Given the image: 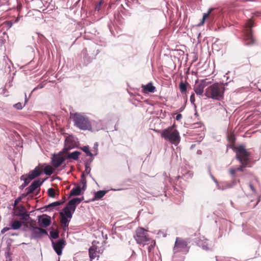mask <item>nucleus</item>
<instances>
[{"label": "nucleus", "mask_w": 261, "mask_h": 261, "mask_svg": "<svg viewBox=\"0 0 261 261\" xmlns=\"http://www.w3.org/2000/svg\"><path fill=\"white\" fill-rule=\"evenodd\" d=\"M83 199V197H76L71 199L68 202L67 205L63 209V212L60 213V215L61 217V222L63 225L64 227L68 228V223L75 211L76 206L79 204Z\"/></svg>", "instance_id": "f257e3e1"}, {"label": "nucleus", "mask_w": 261, "mask_h": 261, "mask_svg": "<svg viewBox=\"0 0 261 261\" xmlns=\"http://www.w3.org/2000/svg\"><path fill=\"white\" fill-rule=\"evenodd\" d=\"M190 101L192 103L194 104L195 102V95L194 93L192 94L190 98Z\"/></svg>", "instance_id": "a19ab883"}, {"label": "nucleus", "mask_w": 261, "mask_h": 261, "mask_svg": "<svg viewBox=\"0 0 261 261\" xmlns=\"http://www.w3.org/2000/svg\"><path fill=\"white\" fill-rule=\"evenodd\" d=\"M228 171H229V174L231 175V180L233 181V179H237L236 178V173L237 171H236L235 168H230L229 169Z\"/></svg>", "instance_id": "473e14b6"}, {"label": "nucleus", "mask_w": 261, "mask_h": 261, "mask_svg": "<svg viewBox=\"0 0 261 261\" xmlns=\"http://www.w3.org/2000/svg\"><path fill=\"white\" fill-rule=\"evenodd\" d=\"M33 2L38 5H39L40 3H41L43 5V3L41 0H33Z\"/></svg>", "instance_id": "603ef678"}, {"label": "nucleus", "mask_w": 261, "mask_h": 261, "mask_svg": "<svg viewBox=\"0 0 261 261\" xmlns=\"http://www.w3.org/2000/svg\"><path fill=\"white\" fill-rule=\"evenodd\" d=\"M66 244V242L64 239H60L56 242H52V245L55 251L58 255L62 253V250Z\"/></svg>", "instance_id": "9d476101"}, {"label": "nucleus", "mask_w": 261, "mask_h": 261, "mask_svg": "<svg viewBox=\"0 0 261 261\" xmlns=\"http://www.w3.org/2000/svg\"><path fill=\"white\" fill-rule=\"evenodd\" d=\"M65 158L61 155L54 154L52 158L51 164L55 168L60 167L65 161Z\"/></svg>", "instance_id": "dca6fc26"}, {"label": "nucleus", "mask_w": 261, "mask_h": 261, "mask_svg": "<svg viewBox=\"0 0 261 261\" xmlns=\"http://www.w3.org/2000/svg\"><path fill=\"white\" fill-rule=\"evenodd\" d=\"M205 20L202 19L201 22L198 24V26H201L203 25L204 23Z\"/></svg>", "instance_id": "5fc2aeb1"}, {"label": "nucleus", "mask_w": 261, "mask_h": 261, "mask_svg": "<svg viewBox=\"0 0 261 261\" xmlns=\"http://www.w3.org/2000/svg\"><path fill=\"white\" fill-rule=\"evenodd\" d=\"M224 91L223 85L215 83L205 89L204 95L208 98L220 101L223 99Z\"/></svg>", "instance_id": "7ed1b4c3"}, {"label": "nucleus", "mask_w": 261, "mask_h": 261, "mask_svg": "<svg viewBox=\"0 0 261 261\" xmlns=\"http://www.w3.org/2000/svg\"><path fill=\"white\" fill-rule=\"evenodd\" d=\"M81 178H82V179L85 178V175H84V172L82 174V175H81Z\"/></svg>", "instance_id": "052dcab7"}, {"label": "nucleus", "mask_w": 261, "mask_h": 261, "mask_svg": "<svg viewBox=\"0 0 261 261\" xmlns=\"http://www.w3.org/2000/svg\"><path fill=\"white\" fill-rule=\"evenodd\" d=\"M207 86L206 80H202L200 82L196 83L194 87V90L197 95H203L204 88Z\"/></svg>", "instance_id": "9b49d317"}, {"label": "nucleus", "mask_w": 261, "mask_h": 261, "mask_svg": "<svg viewBox=\"0 0 261 261\" xmlns=\"http://www.w3.org/2000/svg\"><path fill=\"white\" fill-rule=\"evenodd\" d=\"M18 20H19V18H17L15 19L14 22H16L18 21Z\"/></svg>", "instance_id": "680f3d73"}, {"label": "nucleus", "mask_w": 261, "mask_h": 261, "mask_svg": "<svg viewBox=\"0 0 261 261\" xmlns=\"http://www.w3.org/2000/svg\"><path fill=\"white\" fill-rule=\"evenodd\" d=\"M46 179L47 178L43 179L42 180L39 179L34 181L29 187L25 189V191H28V194H30L32 193L38 187L41 186Z\"/></svg>", "instance_id": "2eb2a0df"}, {"label": "nucleus", "mask_w": 261, "mask_h": 261, "mask_svg": "<svg viewBox=\"0 0 261 261\" xmlns=\"http://www.w3.org/2000/svg\"><path fill=\"white\" fill-rule=\"evenodd\" d=\"M81 154V152L79 151H75L72 152L68 153L67 159H72L74 160L77 161L79 159V156Z\"/></svg>", "instance_id": "4be33fe9"}, {"label": "nucleus", "mask_w": 261, "mask_h": 261, "mask_svg": "<svg viewBox=\"0 0 261 261\" xmlns=\"http://www.w3.org/2000/svg\"><path fill=\"white\" fill-rule=\"evenodd\" d=\"M30 194H28V191H26L25 193H22L21 196H20V197H21V199L27 197V196H28Z\"/></svg>", "instance_id": "49530a36"}, {"label": "nucleus", "mask_w": 261, "mask_h": 261, "mask_svg": "<svg viewBox=\"0 0 261 261\" xmlns=\"http://www.w3.org/2000/svg\"><path fill=\"white\" fill-rule=\"evenodd\" d=\"M65 147L67 150H69L72 148V146L68 145V142L67 140H65Z\"/></svg>", "instance_id": "37998d69"}, {"label": "nucleus", "mask_w": 261, "mask_h": 261, "mask_svg": "<svg viewBox=\"0 0 261 261\" xmlns=\"http://www.w3.org/2000/svg\"><path fill=\"white\" fill-rule=\"evenodd\" d=\"M99 254L98 252H96L93 248L90 247L89 249V254L91 260L95 259L96 257H99Z\"/></svg>", "instance_id": "a878e982"}, {"label": "nucleus", "mask_w": 261, "mask_h": 261, "mask_svg": "<svg viewBox=\"0 0 261 261\" xmlns=\"http://www.w3.org/2000/svg\"><path fill=\"white\" fill-rule=\"evenodd\" d=\"M93 159H94L93 156L92 157H90V158L89 160V163H88V164H89V165L93 161Z\"/></svg>", "instance_id": "4d7b16f0"}, {"label": "nucleus", "mask_w": 261, "mask_h": 261, "mask_svg": "<svg viewBox=\"0 0 261 261\" xmlns=\"http://www.w3.org/2000/svg\"><path fill=\"white\" fill-rule=\"evenodd\" d=\"M81 193V188L80 186L73 188L70 192V196H78L80 195Z\"/></svg>", "instance_id": "b1692460"}, {"label": "nucleus", "mask_w": 261, "mask_h": 261, "mask_svg": "<svg viewBox=\"0 0 261 261\" xmlns=\"http://www.w3.org/2000/svg\"><path fill=\"white\" fill-rule=\"evenodd\" d=\"M64 202H65V200L55 201V202H52V203L48 204L46 206V208L49 209L50 211H51V210H53L54 207L61 205V204H63Z\"/></svg>", "instance_id": "412c9836"}, {"label": "nucleus", "mask_w": 261, "mask_h": 261, "mask_svg": "<svg viewBox=\"0 0 261 261\" xmlns=\"http://www.w3.org/2000/svg\"><path fill=\"white\" fill-rule=\"evenodd\" d=\"M27 101V96H26V94H25V102H24V104L23 106H22L21 103L18 102V103L14 105L13 107L17 110H21L23 108V107L25 106Z\"/></svg>", "instance_id": "2f4dec72"}, {"label": "nucleus", "mask_w": 261, "mask_h": 261, "mask_svg": "<svg viewBox=\"0 0 261 261\" xmlns=\"http://www.w3.org/2000/svg\"><path fill=\"white\" fill-rule=\"evenodd\" d=\"M43 88V85H39L38 86H37L36 87L34 88V89L32 91V92L35 91L37 90L38 89H42Z\"/></svg>", "instance_id": "a18cd8bd"}, {"label": "nucleus", "mask_w": 261, "mask_h": 261, "mask_svg": "<svg viewBox=\"0 0 261 261\" xmlns=\"http://www.w3.org/2000/svg\"><path fill=\"white\" fill-rule=\"evenodd\" d=\"M259 199L258 200L257 202L256 203V204H255V205L254 206V207H255L257 204L259 202Z\"/></svg>", "instance_id": "e2e57ef3"}, {"label": "nucleus", "mask_w": 261, "mask_h": 261, "mask_svg": "<svg viewBox=\"0 0 261 261\" xmlns=\"http://www.w3.org/2000/svg\"><path fill=\"white\" fill-rule=\"evenodd\" d=\"M39 225L40 226L46 227L48 226L51 223L50 217L46 215H43L42 218L39 220Z\"/></svg>", "instance_id": "f3484780"}, {"label": "nucleus", "mask_w": 261, "mask_h": 261, "mask_svg": "<svg viewBox=\"0 0 261 261\" xmlns=\"http://www.w3.org/2000/svg\"><path fill=\"white\" fill-rule=\"evenodd\" d=\"M155 245V242L154 240H152L151 239H150L149 244L148 245H147L148 246L147 249H148V255H149V257H150V256H151V250L154 248Z\"/></svg>", "instance_id": "bb28decb"}, {"label": "nucleus", "mask_w": 261, "mask_h": 261, "mask_svg": "<svg viewBox=\"0 0 261 261\" xmlns=\"http://www.w3.org/2000/svg\"><path fill=\"white\" fill-rule=\"evenodd\" d=\"M22 225V222L21 221L14 220L10 224L9 227H4L1 230V233H4L10 229L17 230L21 227Z\"/></svg>", "instance_id": "4468645a"}, {"label": "nucleus", "mask_w": 261, "mask_h": 261, "mask_svg": "<svg viewBox=\"0 0 261 261\" xmlns=\"http://www.w3.org/2000/svg\"><path fill=\"white\" fill-rule=\"evenodd\" d=\"M98 144L97 142H95L94 144L93 149L94 151V155H97L98 154Z\"/></svg>", "instance_id": "58836bf2"}, {"label": "nucleus", "mask_w": 261, "mask_h": 261, "mask_svg": "<svg viewBox=\"0 0 261 261\" xmlns=\"http://www.w3.org/2000/svg\"><path fill=\"white\" fill-rule=\"evenodd\" d=\"M48 195L50 197L55 198L56 196V193L55 190L52 188H49L47 190Z\"/></svg>", "instance_id": "f704fd0d"}, {"label": "nucleus", "mask_w": 261, "mask_h": 261, "mask_svg": "<svg viewBox=\"0 0 261 261\" xmlns=\"http://www.w3.org/2000/svg\"><path fill=\"white\" fill-rule=\"evenodd\" d=\"M249 187H250V189L251 190V191L252 192H253L254 193H255L256 192L255 189L254 188V187L251 184H249Z\"/></svg>", "instance_id": "de8ad7c7"}, {"label": "nucleus", "mask_w": 261, "mask_h": 261, "mask_svg": "<svg viewBox=\"0 0 261 261\" xmlns=\"http://www.w3.org/2000/svg\"><path fill=\"white\" fill-rule=\"evenodd\" d=\"M81 184L83 185L82 190L85 191L87 187V181L86 178L81 179Z\"/></svg>", "instance_id": "4c0bfd02"}, {"label": "nucleus", "mask_w": 261, "mask_h": 261, "mask_svg": "<svg viewBox=\"0 0 261 261\" xmlns=\"http://www.w3.org/2000/svg\"><path fill=\"white\" fill-rule=\"evenodd\" d=\"M48 235L47 232L43 229L38 227H33L31 229V238L37 239L43 237V236Z\"/></svg>", "instance_id": "1a4fd4ad"}, {"label": "nucleus", "mask_w": 261, "mask_h": 261, "mask_svg": "<svg viewBox=\"0 0 261 261\" xmlns=\"http://www.w3.org/2000/svg\"><path fill=\"white\" fill-rule=\"evenodd\" d=\"M19 216L25 220L27 219V218L29 217V215L27 212L20 213Z\"/></svg>", "instance_id": "ea45409f"}, {"label": "nucleus", "mask_w": 261, "mask_h": 261, "mask_svg": "<svg viewBox=\"0 0 261 261\" xmlns=\"http://www.w3.org/2000/svg\"><path fill=\"white\" fill-rule=\"evenodd\" d=\"M108 191L100 190L95 193L92 201L98 200L103 197Z\"/></svg>", "instance_id": "aec40b11"}, {"label": "nucleus", "mask_w": 261, "mask_h": 261, "mask_svg": "<svg viewBox=\"0 0 261 261\" xmlns=\"http://www.w3.org/2000/svg\"><path fill=\"white\" fill-rule=\"evenodd\" d=\"M21 197H18L14 201V205H16L18 204V203L21 201Z\"/></svg>", "instance_id": "c03bdc74"}, {"label": "nucleus", "mask_w": 261, "mask_h": 261, "mask_svg": "<svg viewBox=\"0 0 261 261\" xmlns=\"http://www.w3.org/2000/svg\"><path fill=\"white\" fill-rule=\"evenodd\" d=\"M25 176H23L22 175H21L20 177V179L21 180H23L24 182H23V184H22L20 187H19V189L20 190H22L23 189L27 186H28L29 185V184L30 182H29V181H28L26 178H24Z\"/></svg>", "instance_id": "cd10ccee"}, {"label": "nucleus", "mask_w": 261, "mask_h": 261, "mask_svg": "<svg viewBox=\"0 0 261 261\" xmlns=\"http://www.w3.org/2000/svg\"><path fill=\"white\" fill-rule=\"evenodd\" d=\"M240 179H233V181L231 180L230 182H228L227 181H223V183L225 188L226 189H227L232 188L238 182H240Z\"/></svg>", "instance_id": "5701e85b"}, {"label": "nucleus", "mask_w": 261, "mask_h": 261, "mask_svg": "<svg viewBox=\"0 0 261 261\" xmlns=\"http://www.w3.org/2000/svg\"><path fill=\"white\" fill-rule=\"evenodd\" d=\"M210 176L212 178V179L213 180V181L216 184V185L218 184V181L216 179V178L214 177V176L210 173Z\"/></svg>", "instance_id": "8fccbe9b"}, {"label": "nucleus", "mask_w": 261, "mask_h": 261, "mask_svg": "<svg viewBox=\"0 0 261 261\" xmlns=\"http://www.w3.org/2000/svg\"><path fill=\"white\" fill-rule=\"evenodd\" d=\"M197 244L199 247L204 250H210L212 248V245L208 244V241L206 239L203 240H200L198 241Z\"/></svg>", "instance_id": "a211bd4d"}, {"label": "nucleus", "mask_w": 261, "mask_h": 261, "mask_svg": "<svg viewBox=\"0 0 261 261\" xmlns=\"http://www.w3.org/2000/svg\"><path fill=\"white\" fill-rule=\"evenodd\" d=\"M73 121L74 125L81 130H92V123L90 121L88 118L85 115L75 113L73 117ZM98 126L93 128V130H99L102 129V123L101 121L96 122Z\"/></svg>", "instance_id": "f03ea898"}, {"label": "nucleus", "mask_w": 261, "mask_h": 261, "mask_svg": "<svg viewBox=\"0 0 261 261\" xmlns=\"http://www.w3.org/2000/svg\"><path fill=\"white\" fill-rule=\"evenodd\" d=\"M161 136L165 140L172 144L177 145L180 141V136L178 132L173 127H168L162 131Z\"/></svg>", "instance_id": "39448f33"}, {"label": "nucleus", "mask_w": 261, "mask_h": 261, "mask_svg": "<svg viewBox=\"0 0 261 261\" xmlns=\"http://www.w3.org/2000/svg\"><path fill=\"white\" fill-rule=\"evenodd\" d=\"M50 237L54 239H56L59 238V233L57 231H51L50 232Z\"/></svg>", "instance_id": "c9c22d12"}, {"label": "nucleus", "mask_w": 261, "mask_h": 261, "mask_svg": "<svg viewBox=\"0 0 261 261\" xmlns=\"http://www.w3.org/2000/svg\"><path fill=\"white\" fill-rule=\"evenodd\" d=\"M179 87L180 91L181 93H184L186 92L187 89V83H185L183 82H181L179 83Z\"/></svg>", "instance_id": "c756f323"}, {"label": "nucleus", "mask_w": 261, "mask_h": 261, "mask_svg": "<svg viewBox=\"0 0 261 261\" xmlns=\"http://www.w3.org/2000/svg\"><path fill=\"white\" fill-rule=\"evenodd\" d=\"M41 171L38 167H36L34 170L30 171L28 174H23V176H25L24 178H26L29 182L36 177L40 176L41 174Z\"/></svg>", "instance_id": "f8f14e48"}, {"label": "nucleus", "mask_w": 261, "mask_h": 261, "mask_svg": "<svg viewBox=\"0 0 261 261\" xmlns=\"http://www.w3.org/2000/svg\"><path fill=\"white\" fill-rule=\"evenodd\" d=\"M32 197H33V196H28V198H32Z\"/></svg>", "instance_id": "338daca9"}, {"label": "nucleus", "mask_w": 261, "mask_h": 261, "mask_svg": "<svg viewBox=\"0 0 261 261\" xmlns=\"http://www.w3.org/2000/svg\"><path fill=\"white\" fill-rule=\"evenodd\" d=\"M209 14L208 13H205L203 14V17H202V19L203 20H205L208 16H209Z\"/></svg>", "instance_id": "09e8293b"}, {"label": "nucleus", "mask_w": 261, "mask_h": 261, "mask_svg": "<svg viewBox=\"0 0 261 261\" xmlns=\"http://www.w3.org/2000/svg\"><path fill=\"white\" fill-rule=\"evenodd\" d=\"M66 200V198H65V197H64L63 198V199H62V200Z\"/></svg>", "instance_id": "69168bd1"}, {"label": "nucleus", "mask_w": 261, "mask_h": 261, "mask_svg": "<svg viewBox=\"0 0 261 261\" xmlns=\"http://www.w3.org/2000/svg\"><path fill=\"white\" fill-rule=\"evenodd\" d=\"M44 172L47 175H50L53 172L51 167L50 166H46L44 168Z\"/></svg>", "instance_id": "7c9ffc66"}, {"label": "nucleus", "mask_w": 261, "mask_h": 261, "mask_svg": "<svg viewBox=\"0 0 261 261\" xmlns=\"http://www.w3.org/2000/svg\"><path fill=\"white\" fill-rule=\"evenodd\" d=\"M99 244V242L96 241H93L92 242V246L90 247L93 248L96 252H98V253H102L103 249L101 247L98 246L97 245Z\"/></svg>", "instance_id": "393cba45"}, {"label": "nucleus", "mask_w": 261, "mask_h": 261, "mask_svg": "<svg viewBox=\"0 0 261 261\" xmlns=\"http://www.w3.org/2000/svg\"><path fill=\"white\" fill-rule=\"evenodd\" d=\"M216 261H220L219 260V259H218V257L217 256H216Z\"/></svg>", "instance_id": "0e129e2a"}, {"label": "nucleus", "mask_w": 261, "mask_h": 261, "mask_svg": "<svg viewBox=\"0 0 261 261\" xmlns=\"http://www.w3.org/2000/svg\"><path fill=\"white\" fill-rule=\"evenodd\" d=\"M81 149L86 153L87 156L92 157L94 155L93 154H92L89 150L88 146H84L83 147H81Z\"/></svg>", "instance_id": "c85d7f7f"}, {"label": "nucleus", "mask_w": 261, "mask_h": 261, "mask_svg": "<svg viewBox=\"0 0 261 261\" xmlns=\"http://www.w3.org/2000/svg\"><path fill=\"white\" fill-rule=\"evenodd\" d=\"M98 54L97 50L96 53H91L90 50H88L87 48H84L81 52V56L83 57L84 59L87 63H89L94 57Z\"/></svg>", "instance_id": "ddd939ff"}, {"label": "nucleus", "mask_w": 261, "mask_h": 261, "mask_svg": "<svg viewBox=\"0 0 261 261\" xmlns=\"http://www.w3.org/2000/svg\"><path fill=\"white\" fill-rule=\"evenodd\" d=\"M7 24L9 28L11 27L13 24V22L12 21H9L7 22Z\"/></svg>", "instance_id": "864d4df0"}, {"label": "nucleus", "mask_w": 261, "mask_h": 261, "mask_svg": "<svg viewBox=\"0 0 261 261\" xmlns=\"http://www.w3.org/2000/svg\"><path fill=\"white\" fill-rule=\"evenodd\" d=\"M102 4V1H100L95 7V11H99L101 7V5Z\"/></svg>", "instance_id": "79ce46f5"}, {"label": "nucleus", "mask_w": 261, "mask_h": 261, "mask_svg": "<svg viewBox=\"0 0 261 261\" xmlns=\"http://www.w3.org/2000/svg\"><path fill=\"white\" fill-rule=\"evenodd\" d=\"M217 188L221 190H226L223 182H218L217 185Z\"/></svg>", "instance_id": "e433bc0d"}, {"label": "nucleus", "mask_w": 261, "mask_h": 261, "mask_svg": "<svg viewBox=\"0 0 261 261\" xmlns=\"http://www.w3.org/2000/svg\"><path fill=\"white\" fill-rule=\"evenodd\" d=\"M142 87L145 92H148L153 93L155 90V87L153 85L152 83H149L146 85H143Z\"/></svg>", "instance_id": "6ab92c4d"}, {"label": "nucleus", "mask_w": 261, "mask_h": 261, "mask_svg": "<svg viewBox=\"0 0 261 261\" xmlns=\"http://www.w3.org/2000/svg\"><path fill=\"white\" fill-rule=\"evenodd\" d=\"M122 189H111V190L112 191H120V190H121Z\"/></svg>", "instance_id": "bf43d9fd"}, {"label": "nucleus", "mask_w": 261, "mask_h": 261, "mask_svg": "<svg viewBox=\"0 0 261 261\" xmlns=\"http://www.w3.org/2000/svg\"><path fill=\"white\" fill-rule=\"evenodd\" d=\"M253 25V22L251 20H248L246 23V26L244 30V40L246 42V45H251L254 42L251 29Z\"/></svg>", "instance_id": "0eeeda50"}, {"label": "nucleus", "mask_w": 261, "mask_h": 261, "mask_svg": "<svg viewBox=\"0 0 261 261\" xmlns=\"http://www.w3.org/2000/svg\"><path fill=\"white\" fill-rule=\"evenodd\" d=\"M236 158L239 160L241 165L240 167L234 168L236 171H244V168L250 167L249 165V153L243 146H240L236 149Z\"/></svg>", "instance_id": "20e7f679"}, {"label": "nucleus", "mask_w": 261, "mask_h": 261, "mask_svg": "<svg viewBox=\"0 0 261 261\" xmlns=\"http://www.w3.org/2000/svg\"><path fill=\"white\" fill-rule=\"evenodd\" d=\"M8 234L9 236H15V235H18V234H17V233H12V232H9L8 233Z\"/></svg>", "instance_id": "6e6d98bb"}, {"label": "nucleus", "mask_w": 261, "mask_h": 261, "mask_svg": "<svg viewBox=\"0 0 261 261\" xmlns=\"http://www.w3.org/2000/svg\"><path fill=\"white\" fill-rule=\"evenodd\" d=\"M134 238L137 244L143 246L148 245L150 241V239L147 234V230L140 227L136 230Z\"/></svg>", "instance_id": "423d86ee"}, {"label": "nucleus", "mask_w": 261, "mask_h": 261, "mask_svg": "<svg viewBox=\"0 0 261 261\" xmlns=\"http://www.w3.org/2000/svg\"><path fill=\"white\" fill-rule=\"evenodd\" d=\"M85 170L84 173H86L87 174H89L90 176L92 177L91 175L90 174L91 168L90 167L89 164L88 162L85 163Z\"/></svg>", "instance_id": "72a5a7b5"}, {"label": "nucleus", "mask_w": 261, "mask_h": 261, "mask_svg": "<svg viewBox=\"0 0 261 261\" xmlns=\"http://www.w3.org/2000/svg\"><path fill=\"white\" fill-rule=\"evenodd\" d=\"M213 8H209L207 13H208V14L210 15L211 12L213 11Z\"/></svg>", "instance_id": "13d9d810"}, {"label": "nucleus", "mask_w": 261, "mask_h": 261, "mask_svg": "<svg viewBox=\"0 0 261 261\" xmlns=\"http://www.w3.org/2000/svg\"><path fill=\"white\" fill-rule=\"evenodd\" d=\"M187 243L186 241L177 238L173 249L174 253L182 252L184 254L187 253L189 251L187 248Z\"/></svg>", "instance_id": "6e6552de"}, {"label": "nucleus", "mask_w": 261, "mask_h": 261, "mask_svg": "<svg viewBox=\"0 0 261 261\" xmlns=\"http://www.w3.org/2000/svg\"><path fill=\"white\" fill-rule=\"evenodd\" d=\"M182 118V115L180 114H178L176 116V120H179Z\"/></svg>", "instance_id": "3c124183"}]
</instances>
